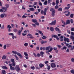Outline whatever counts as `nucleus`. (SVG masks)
I'll return each mask as SVG.
<instances>
[{
	"label": "nucleus",
	"instance_id": "nucleus-1",
	"mask_svg": "<svg viewBox=\"0 0 74 74\" xmlns=\"http://www.w3.org/2000/svg\"><path fill=\"white\" fill-rule=\"evenodd\" d=\"M50 11L52 12L51 15L53 17L55 16V10L53 8H51L50 10Z\"/></svg>",
	"mask_w": 74,
	"mask_h": 74
},
{
	"label": "nucleus",
	"instance_id": "nucleus-2",
	"mask_svg": "<svg viewBox=\"0 0 74 74\" xmlns=\"http://www.w3.org/2000/svg\"><path fill=\"white\" fill-rule=\"evenodd\" d=\"M64 14H65V15L66 16H69V15H70V12H69V11H66L65 12H64Z\"/></svg>",
	"mask_w": 74,
	"mask_h": 74
},
{
	"label": "nucleus",
	"instance_id": "nucleus-3",
	"mask_svg": "<svg viewBox=\"0 0 74 74\" xmlns=\"http://www.w3.org/2000/svg\"><path fill=\"white\" fill-rule=\"evenodd\" d=\"M10 61L12 62V66H13L14 67H15V65H16V64L15 63V60H14L13 59H12L10 60Z\"/></svg>",
	"mask_w": 74,
	"mask_h": 74
},
{
	"label": "nucleus",
	"instance_id": "nucleus-4",
	"mask_svg": "<svg viewBox=\"0 0 74 74\" xmlns=\"http://www.w3.org/2000/svg\"><path fill=\"white\" fill-rule=\"evenodd\" d=\"M56 20H55L54 21H52L51 23H49V25H56Z\"/></svg>",
	"mask_w": 74,
	"mask_h": 74
},
{
	"label": "nucleus",
	"instance_id": "nucleus-5",
	"mask_svg": "<svg viewBox=\"0 0 74 74\" xmlns=\"http://www.w3.org/2000/svg\"><path fill=\"white\" fill-rule=\"evenodd\" d=\"M64 41L65 42H66V41L67 42H70L69 41V39L65 37H64Z\"/></svg>",
	"mask_w": 74,
	"mask_h": 74
},
{
	"label": "nucleus",
	"instance_id": "nucleus-6",
	"mask_svg": "<svg viewBox=\"0 0 74 74\" xmlns=\"http://www.w3.org/2000/svg\"><path fill=\"white\" fill-rule=\"evenodd\" d=\"M47 8H45L44 10V15H47V14L46 13H47V10H48V9L49 8V7L48 6L47 7Z\"/></svg>",
	"mask_w": 74,
	"mask_h": 74
},
{
	"label": "nucleus",
	"instance_id": "nucleus-7",
	"mask_svg": "<svg viewBox=\"0 0 74 74\" xmlns=\"http://www.w3.org/2000/svg\"><path fill=\"white\" fill-rule=\"evenodd\" d=\"M51 66L52 68H55L56 67V64L55 63H52L51 64Z\"/></svg>",
	"mask_w": 74,
	"mask_h": 74
},
{
	"label": "nucleus",
	"instance_id": "nucleus-8",
	"mask_svg": "<svg viewBox=\"0 0 74 74\" xmlns=\"http://www.w3.org/2000/svg\"><path fill=\"white\" fill-rule=\"evenodd\" d=\"M55 30L56 31H57L59 33H61V31L59 28H58V27H56L55 28Z\"/></svg>",
	"mask_w": 74,
	"mask_h": 74
},
{
	"label": "nucleus",
	"instance_id": "nucleus-9",
	"mask_svg": "<svg viewBox=\"0 0 74 74\" xmlns=\"http://www.w3.org/2000/svg\"><path fill=\"white\" fill-rule=\"evenodd\" d=\"M15 69V70H16V71L18 72L20 71V68L18 66H16Z\"/></svg>",
	"mask_w": 74,
	"mask_h": 74
},
{
	"label": "nucleus",
	"instance_id": "nucleus-10",
	"mask_svg": "<svg viewBox=\"0 0 74 74\" xmlns=\"http://www.w3.org/2000/svg\"><path fill=\"white\" fill-rule=\"evenodd\" d=\"M69 5H70V4H67V7H66L65 8L64 10H69V8H70V6H69Z\"/></svg>",
	"mask_w": 74,
	"mask_h": 74
},
{
	"label": "nucleus",
	"instance_id": "nucleus-11",
	"mask_svg": "<svg viewBox=\"0 0 74 74\" xmlns=\"http://www.w3.org/2000/svg\"><path fill=\"white\" fill-rule=\"evenodd\" d=\"M71 48V50L72 51L73 49H74V46H73V47H72V46L71 45H69L68 46V48Z\"/></svg>",
	"mask_w": 74,
	"mask_h": 74
},
{
	"label": "nucleus",
	"instance_id": "nucleus-12",
	"mask_svg": "<svg viewBox=\"0 0 74 74\" xmlns=\"http://www.w3.org/2000/svg\"><path fill=\"white\" fill-rule=\"evenodd\" d=\"M53 50V48L52 47H51L50 49V50H48V51H46V53H48L49 52H51Z\"/></svg>",
	"mask_w": 74,
	"mask_h": 74
},
{
	"label": "nucleus",
	"instance_id": "nucleus-13",
	"mask_svg": "<svg viewBox=\"0 0 74 74\" xmlns=\"http://www.w3.org/2000/svg\"><path fill=\"white\" fill-rule=\"evenodd\" d=\"M66 23L67 25H69L70 23V20H67L66 21Z\"/></svg>",
	"mask_w": 74,
	"mask_h": 74
},
{
	"label": "nucleus",
	"instance_id": "nucleus-14",
	"mask_svg": "<svg viewBox=\"0 0 74 74\" xmlns=\"http://www.w3.org/2000/svg\"><path fill=\"white\" fill-rule=\"evenodd\" d=\"M39 66L40 68H42L43 67H44V65L43 64L40 63L39 64Z\"/></svg>",
	"mask_w": 74,
	"mask_h": 74
},
{
	"label": "nucleus",
	"instance_id": "nucleus-15",
	"mask_svg": "<svg viewBox=\"0 0 74 74\" xmlns=\"http://www.w3.org/2000/svg\"><path fill=\"white\" fill-rule=\"evenodd\" d=\"M5 6L6 9H7L8 8H9L10 5H9V4H6L5 5Z\"/></svg>",
	"mask_w": 74,
	"mask_h": 74
},
{
	"label": "nucleus",
	"instance_id": "nucleus-16",
	"mask_svg": "<svg viewBox=\"0 0 74 74\" xmlns=\"http://www.w3.org/2000/svg\"><path fill=\"white\" fill-rule=\"evenodd\" d=\"M6 11H7V9H5L4 11L2 9H1L0 10V12H5Z\"/></svg>",
	"mask_w": 74,
	"mask_h": 74
},
{
	"label": "nucleus",
	"instance_id": "nucleus-17",
	"mask_svg": "<svg viewBox=\"0 0 74 74\" xmlns=\"http://www.w3.org/2000/svg\"><path fill=\"white\" fill-rule=\"evenodd\" d=\"M32 22H34V23H36V22H37V20L36 19H32Z\"/></svg>",
	"mask_w": 74,
	"mask_h": 74
},
{
	"label": "nucleus",
	"instance_id": "nucleus-18",
	"mask_svg": "<svg viewBox=\"0 0 74 74\" xmlns=\"http://www.w3.org/2000/svg\"><path fill=\"white\" fill-rule=\"evenodd\" d=\"M10 69L11 70H15V68H14V67H12V66H10Z\"/></svg>",
	"mask_w": 74,
	"mask_h": 74
},
{
	"label": "nucleus",
	"instance_id": "nucleus-19",
	"mask_svg": "<svg viewBox=\"0 0 74 74\" xmlns=\"http://www.w3.org/2000/svg\"><path fill=\"white\" fill-rule=\"evenodd\" d=\"M12 53H13V54H14V55H17L18 53V52L16 51H12Z\"/></svg>",
	"mask_w": 74,
	"mask_h": 74
},
{
	"label": "nucleus",
	"instance_id": "nucleus-20",
	"mask_svg": "<svg viewBox=\"0 0 74 74\" xmlns=\"http://www.w3.org/2000/svg\"><path fill=\"white\" fill-rule=\"evenodd\" d=\"M63 37L62 36H61L60 37V40L61 41H63Z\"/></svg>",
	"mask_w": 74,
	"mask_h": 74
},
{
	"label": "nucleus",
	"instance_id": "nucleus-21",
	"mask_svg": "<svg viewBox=\"0 0 74 74\" xmlns=\"http://www.w3.org/2000/svg\"><path fill=\"white\" fill-rule=\"evenodd\" d=\"M2 59L3 60L6 59H7V56H5L4 55L3 56Z\"/></svg>",
	"mask_w": 74,
	"mask_h": 74
},
{
	"label": "nucleus",
	"instance_id": "nucleus-22",
	"mask_svg": "<svg viewBox=\"0 0 74 74\" xmlns=\"http://www.w3.org/2000/svg\"><path fill=\"white\" fill-rule=\"evenodd\" d=\"M50 30L51 32H53L54 31V28L52 27H50Z\"/></svg>",
	"mask_w": 74,
	"mask_h": 74
},
{
	"label": "nucleus",
	"instance_id": "nucleus-23",
	"mask_svg": "<svg viewBox=\"0 0 74 74\" xmlns=\"http://www.w3.org/2000/svg\"><path fill=\"white\" fill-rule=\"evenodd\" d=\"M70 38L71 39L72 41H74V36H72L70 37Z\"/></svg>",
	"mask_w": 74,
	"mask_h": 74
},
{
	"label": "nucleus",
	"instance_id": "nucleus-24",
	"mask_svg": "<svg viewBox=\"0 0 74 74\" xmlns=\"http://www.w3.org/2000/svg\"><path fill=\"white\" fill-rule=\"evenodd\" d=\"M21 31L20 30H19L17 32V34L18 36L21 35Z\"/></svg>",
	"mask_w": 74,
	"mask_h": 74
},
{
	"label": "nucleus",
	"instance_id": "nucleus-25",
	"mask_svg": "<svg viewBox=\"0 0 74 74\" xmlns=\"http://www.w3.org/2000/svg\"><path fill=\"white\" fill-rule=\"evenodd\" d=\"M4 17V15L3 14H2L0 16V18H3Z\"/></svg>",
	"mask_w": 74,
	"mask_h": 74
},
{
	"label": "nucleus",
	"instance_id": "nucleus-26",
	"mask_svg": "<svg viewBox=\"0 0 74 74\" xmlns=\"http://www.w3.org/2000/svg\"><path fill=\"white\" fill-rule=\"evenodd\" d=\"M51 48V46L46 47L45 49L46 51H49V48Z\"/></svg>",
	"mask_w": 74,
	"mask_h": 74
},
{
	"label": "nucleus",
	"instance_id": "nucleus-27",
	"mask_svg": "<svg viewBox=\"0 0 74 74\" xmlns=\"http://www.w3.org/2000/svg\"><path fill=\"white\" fill-rule=\"evenodd\" d=\"M58 36L56 35H52V37L53 38H56Z\"/></svg>",
	"mask_w": 74,
	"mask_h": 74
},
{
	"label": "nucleus",
	"instance_id": "nucleus-28",
	"mask_svg": "<svg viewBox=\"0 0 74 74\" xmlns=\"http://www.w3.org/2000/svg\"><path fill=\"white\" fill-rule=\"evenodd\" d=\"M29 10H30L31 11H34V9L33 8H29Z\"/></svg>",
	"mask_w": 74,
	"mask_h": 74
},
{
	"label": "nucleus",
	"instance_id": "nucleus-29",
	"mask_svg": "<svg viewBox=\"0 0 74 74\" xmlns=\"http://www.w3.org/2000/svg\"><path fill=\"white\" fill-rule=\"evenodd\" d=\"M2 68L3 69H8L7 67H6L5 66H3Z\"/></svg>",
	"mask_w": 74,
	"mask_h": 74
},
{
	"label": "nucleus",
	"instance_id": "nucleus-30",
	"mask_svg": "<svg viewBox=\"0 0 74 74\" xmlns=\"http://www.w3.org/2000/svg\"><path fill=\"white\" fill-rule=\"evenodd\" d=\"M24 54L25 56H28V54H27V53L26 52H24Z\"/></svg>",
	"mask_w": 74,
	"mask_h": 74
},
{
	"label": "nucleus",
	"instance_id": "nucleus-31",
	"mask_svg": "<svg viewBox=\"0 0 74 74\" xmlns=\"http://www.w3.org/2000/svg\"><path fill=\"white\" fill-rule=\"evenodd\" d=\"M29 45V44L28 43H25L24 44V45L25 47H27Z\"/></svg>",
	"mask_w": 74,
	"mask_h": 74
},
{
	"label": "nucleus",
	"instance_id": "nucleus-32",
	"mask_svg": "<svg viewBox=\"0 0 74 74\" xmlns=\"http://www.w3.org/2000/svg\"><path fill=\"white\" fill-rule=\"evenodd\" d=\"M47 2H48V1H47V0L45 1L43 3L44 5H47Z\"/></svg>",
	"mask_w": 74,
	"mask_h": 74
},
{
	"label": "nucleus",
	"instance_id": "nucleus-33",
	"mask_svg": "<svg viewBox=\"0 0 74 74\" xmlns=\"http://www.w3.org/2000/svg\"><path fill=\"white\" fill-rule=\"evenodd\" d=\"M2 72L3 74H6V73H5L6 72L4 70H3L2 71Z\"/></svg>",
	"mask_w": 74,
	"mask_h": 74
},
{
	"label": "nucleus",
	"instance_id": "nucleus-34",
	"mask_svg": "<svg viewBox=\"0 0 74 74\" xmlns=\"http://www.w3.org/2000/svg\"><path fill=\"white\" fill-rule=\"evenodd\" d=\"M59 0H56V5H58V4H59Z\"/></svg>",
	"mask_w": 74,
	"mask_h": 74
},
{
	"label": "nucleus",
	"instance_id": "nucleus-35",
	"mask_svg": "<svg viewBox=\"0 0 74 74\" xmlns=\"http://www.w3.org/2000/svg\"><path fill=\"white\" fill-rule=\"evenodd\" d=\"M58 10L59 11H62V8H60L59 9H58Z\"/></svg>",
	"mask_w": 74,
	"mask_h": 74
},
{
	"label": "nucleus",
	"instance_id": "nucleus-36",
	"mask_svg": "<svg viewBox=\"0 0 74 74\" xmlns=\"http://www.w3.org/2000/svg\"><path fill=\"white\" fill-rule=\"evenodd\" d=\"M40 54L41 55H44V53L43 51H41L40 52Z\"/></svg>",
	"mask_w": 74,
	"mask_h": 74
},
{
	"label": "nucleus",
	"instance_id": "nucleus-37",
	"mask_svg": "<svg viewBox=\"0 0 74 74\" xmlns=\"http://www.w3.org/2000/svg\"><path fill=\"white\" fill-rule=\"evenodd\" d=\"M15 58H16V60H19V58H18V56H17L15 55Z\"/></svg>",
	"mask_w": 74,
	"mask_h": 74
},
{
	"label": "nucleus",
	"instance_id": "nucleus-38",
	"mask_svg": "<svg viewBox=\"0 0 74 74\" xmlns=\"http://www.w3.org/2000/svg\"><path fill=\"white\" fill-rule=\"evenodd\" d=\"M13 31H14V32H16L18 31V30L17 29H16V28H15L13 29Z\"/></svg>",
	"mask_w": 74,
	"mask_h": 74
},
{
	"label": "nucleus",
	"instance_id": "nucleus-39",
	"mask_svg": "<svg viewBox=\"0 0 74 74\" xmlns=\"http://www.w3.org/2000/svg\"><path fill=\"white\" fill-rule=\"evenodd\" d=\"M42 39H46V38H47V37L45 36H43V37H42Z\"/></svg>",
	"mask_w": 74,
	"mask_h": 74
},
{
	"label": "nucleus",
	"instance_id": "nucleus-40",
	"mask_svg": "<svg viewBox=\"0 0 74 74\" xmlns=\"http://www.w3.org/2000/svg\"><path fill=\"white\" fill-rule=\"evenodd\" d=\"M58 5H56L55 7V9H58V8H59V7L58 6Z\"/></svg>",
	"mask_w": 74,
	"mask_h": 74
},
{
	"label": "nucleus",
	"instance_id": "nucleus-41",
	"mask_svg": "<svg viewBox=\"0 0 74 74\" xmlns=\"http://www.w3.org/2000/svg\"><path fill=\"white\" fill-rule=\"evenodd\" d=\"M7 45V47H11V44H6Z\"/></svg>",
	"mask_w": 74,
	"mask_h": 74
},
{
	"label": "nucleus",
	"instance_id": "nucleus-42",
	"mask_svg": "<svg viewBox=\"0 0 74 74\" xmlns=\"http://www.w3.org/2000/svg\"><path fill=\"white\" fill-rule=\"evenodd\" d=\"M71 73H72V74H74V70L73 69H72L71 70Z\"/></svg>",
	"mask_w": 74,
	"mask_h": 74
},
{
	"label": "nucleus",
	"instance_id": "nucleus-43",
	"mask_svg": "<svg viewBox=\"0 0 74 74\" xmlns=\"http://www.w3.org/2000/svg\"><path fill=\"white\" fill-rule=\"evenodd\" d=\"M31 69L32 70H34L35 69V67H34V66H32L31 67Z\"/></svg>",
	"mask_w": 74,
	"mask_h": 74
},
{
	"label": "nucleus",
	"instance_id": "nucleus-44",
	"mask_svg": "<svg viewBox=\"0 0 74 74\" xmlns=\"http://www.w3.org/2000/svg\"><path fill=\"white\" fill-rule=\"evenodd\" d=\"M40 13L42 14H44V11L43 10H41Z\"/></svg>",
	"mask_w": 74,
	"mask_h": 74
},
{
	"label": "nucleus",
	"instance_id": "nucleus-45",
	"mask_svg": "<svg viewBox=\"0 0 74 74\" xmlns=\"http://www.w3.org/2000/svg\"><path fill=\"white\" fill-rule=\"evenodd\" d=\"M39 33V34H40L41 35H42V36H43V33H42V32H41V31H40Z\"/></svg>",
	"mask_w": 74,
	"mask_h": 74
},
{
	"label": "nucleus",
	"instance_id": "nucleus-46",
	"mask_svg": "<svg viewBox=\"0 0 74 74\" xmlns=\"http://www.w3.org/2000/svg\"><path fill=\"white\" fill-rule=\"evenodd\" d=\"M22 18H27V16H25V15H23L22 16Z\"/></svg>",
	"mask_w": 74,
	"mask_h": 74
},
{
	"label": "nucleus",
	"instance_id": "nucleus-47",
	"mask_svg": "<svg viewBox=\"0 0 74 74\" xmlns=\"http://www.w3.org/2000/svg\"><path fill=\"white\" fill-rule=\"evenodd\" d=\"M8 29H11L12 28V27H11V26H10V25H8Z\"/></svg>",
	"mask_w": 74,
	"mask_h": 74
},
{
	"label": "nucleus",
	"instance_id": "nucleus-48",
	"mask_svg": "<svg viewBox=\"0 0 74 74\" xmlns=\"http://www.w3.org/2000/svg\"><path fill=\"white\" fill-rule=\"evenodd\" d=\"M35 24L36 25H37V26H39V23L36 22L35 23Z\"/></svg>",
	"mask_w": 74,
	"mask_h": 74
},
{
	"label": "nucleus",
	"instance_id": "nucleus-49",
	"mask_svg": "<svg viewBox=\"0 0 74 74\" xmlns=\"http://www.w3.org/2000/svg\"><path fill=\"white\" fill-rule=\"evenodd\" d=\"M6 48H7V45H4L3 46V49H6Z\"/></svg>",
	"mask_w": 74,
	"mask_h": 74
},
{
	"label": "nucleus",
	"instance_id": "nucleus-50",
	"mask_svg": "<svg viewBox=\"0 0 74 74\" xmlns=\"http://www.w3.org/2000/svg\"><path fill=\"white\" fill-rule=\"evenodd\" d=\"M53 49L54 51H56L57 49V47H55L53 48Z\"/></svg>",
	"mask_w": 74,
	"mask_h": 74
},
{
	"label": "nucleus",
	"instance_id": "nucleus-51",
	"mask_svg": "<svg viewBox=\"0 0 74 74\" xmlns=\"http://www.w3.org/2000/svg\"><path fill=\"white\" fill-rule=\"evenodd\" d=\"M33 55H34V56H35V57H37V54H36L35 53H33Z\"/></svg>",
	"mask_w": 74,
	"mask_h": 74
},
{
	"label": "nucleus",
	"instance_id": "nucleus-52",
	"mask_svg": "<svg viewBox=\"0 0 74 74\" xmlns=\"http://www.w3.org/2000/svg\"><path fill=\"white\" fill-rule=\"evenodd\" d=\"M4 29V25H3L1 28V29Z\"/></svg>",
	"mask_w": 74,
	"mask_h": 74
},
{
	"label": "nucleus",
	"instance_id": "nucleus-53",
	"mask_svg": "<svg viewBox=\"0 0 74 74\" xmlns=\"http://www.w3.org/2000/svg\"><path fill=\"white\" fill-rule=\"evenodd\" d=\"M62 49H66H66H67V47H66L64 46L63 47Z\"/></svg>",
	"mask_w": 74,
	"mask_h": 74
},
{
	"label": "nucleus",
	"instance_id": "nucleus-54",
	"mask_svg": "<svg viewBox=\"0 0 74 74\" xmlns=\"http://www.w3.org/2000/svg\"><path fill=\"white\" fill-rule=\"evenodd\" d=\"M74 16V14H71L70 15V17L71 18H73V16Z\"/></svg>",
	"mask_w": 74,
	"mask_h": 74
},
{
	"label": "nucleus",
	"instance_id": "nucleus-55",
	"mask_svg": "<svg viewBox=\"0 0 74 74\" xmlns=\"http://www.w3.org/2000/svg\"><path fill=\"white\" fill-rule=\"evenodd\" d=\"M8 34L9 35H11V36H14V34L12 33H9Z\"/></svg>",
	"mask_w": 74,
	"mask_h": 74
},
{
	"label": "nucleus",
	"instance_id": "nucleus-56",
	"mask_svg": "<svg viewBox=\"0 0 74 74\" xmlns=\"http://www.w3.org/2000/svg\"><path fill=\"white\" fill-rule=\"evenodd\" d=\"M44 63L45 64H47L49 63V62H48V61H46Z\"/></svg>",
	"mask_w": 74,
	"mask_h": 74
},
{
	"label": "nucleus",
	"instance_id": "nucleus-57",
	"mask_svg": "<svg viewBox=\"0 0 74 74\" xmlns=\"http://www.w3.org/2000/svg\"><path fill=\"white\" fill-rule=\"evenodd\" d=\"M67 32L68 33H69V34H70L71 33V32H70V30H67Z\"/></svg>",
	"mask_w": 74,
	"mask_h": 74
},
{
	"label": "nucleus",
	"instance_id": "nucleus-58",
	"mask_svg": "<svg viewBox=\"0 0 74 74\" xmlns=\"http://www.w3.org/2000/svg\"><path fill=\"white\" fill-rule=\"evenodd\" d=\"M38 4L39 5H42V3H41V2L40 1H39V3H38Z\"/></svg>",
	"mask_w": 74,
	"mask_h": 74
},
{
	"label": "nucleus",
	"instance_id": "nucleus-59",
	"mask_svg": "<svg viewBox=\"0 0 74 74\" xmlns=\"http://www.w3.org/2000/svg\"><path fill=\"white\" fill-rule=\"evenodd\" d=\"M71 61L72 62H73V63H74V58H72V59H71Z\"/></svg>",
	"mask_w": 74,
	"mask_h": 74
},
{
	"label": "nucleus",
	"instance_id": "nucleus-60",
	"mask_svg": "<svg viewBox=\"0 0 74 74\" xmlns=\"http://www.w3.org/2000/svg\"><path fill=\"white\" fill-rule=\"evenodd\" d=\"M17 55L19 56H21V55L20 53H17Z\"/></svg>",
	"mask_w": 74,
	"mask_h": 74
},
{
	"label": "nucleus",
	"instance_id": "nucleus-61",
	"mask_svg": "<svg viewBox=\"0 0 74 74\" xmlns=\"http://www.w3.org/2000/svg\"><path fill=\"white\" fill-rule=\"evenodd\" d=\"M57 46H58V48H61L62 47V46H61V45H57Z\"/></svg>",
	"mask_w": 74,
	"mask_h": 74
},
{
	"label": "nucleus",
	"instance_id": "nucleus-62",
	"mask_svg": "<svg viewBox=\"0 0 74 74\" xmlns=\"http://www.w3.org/2000/svg\"><path fill=\"white\" fill-rule=\"evenodd\" d=\"M71 34L72 36H74V32H71Z\"/></svg>",
	"mask_w": 74,
	"mask_h": 74
},
{
	"label": "nucleus",
	"instance_id": "nucleus-63",
	"mask_svg": "<svg viewBox=\"0 0 74 74\" xmlns=\"http://www.w3.org/2000/svg\"><path fill=\"white\" fill-rule=\"evenodd\" d=\"M70 22L71 23H73V20L72 19H71L70 20Z\"/></svg>",
	"mask_w": 74,
	"mask_h": 74
},
{
	"label": "nucleus",
	"instance_id": "nucleus-64",
	"mask_svg": "<svg viewBox=\"0 0 74 74\" xmlns=\"http://www.w3.org/2000/svg\"><path fill=\"white\" fill-rule=\"evenodd\" d=\"M56 4V3H55L54 2H53L52 3V5H55Z\"/></svg>",
	"mask_w": 74,
	"mask_h": 74
}]
</instances>
